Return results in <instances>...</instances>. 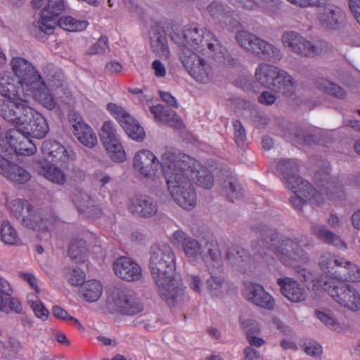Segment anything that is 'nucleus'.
Here are the masks:
<instances>
[{"mask_svg": "<svg viewBox=\"0 0 360 360\" xmlns=\"http://www.w3.org/2000/svg\"><path fill=\"white\" fill-rule=\"evenodd\" d=\"M148 267L160 297L168 305L174 306L180 302L184 288L181 281L176 278L175 255L172 248L165 243L152 245Z\"/></svg>", "mask_w": 360, "mask_h": 360, "instance_id": "f257e3e1", "label": "nucleus"}, {"mask_svg": "<svg viewBox=\"0 0 360 360\" xmlns=\"http://www.w3.org/2000/svg\"><path fill=\"white\" fill-rule=\"evenodd\" d=\"M162 171L169 192L191 184L194 181L193 162L188 155L167 149L162 155Z\"/></svg>", "mask_w": 360, "mask_h": 360, "instance_id": "f03ea898", "label": "nucleus"}, {"mask_svg": "<svg viewBox=\"0 0 360 360\" xmlns=\"http://www.w3.org/2000/svg\"><path fill=\"white\" fill-rule=\"evenodd\" d=\"M281 41L285 48L302 57L325 55L333 51V46L327 41L318 39L311 42L295 31L283 32Z\"/></svg>", "mask_w": 360, "mask_h": 360, "instance_id": "7ed1b4c3", "label": "nucleus"}, {"mask_svg": "<svg viewBox=\"0 0 360 360\" xmlns=\"http://www.w3.org/2000/svg\"><path fill=\"white\" fill-rule=\"evenodd\" d=\"M108 309L122 315L134 316L143 309L137 294L129 289L115 288L107 300Z\"/></svg>", "mask_w": 360, "mask_h": 360, "instance_id": "20e7f679", "label": "nucleus"}, {"mask_svg": "<svg viewBox=\"0 0 360 360\" xmlns=\"http://www.w3.org/2000/svg\"><path fill=\"white\" fill-rule=\"evenodd\" d=\"M321 288L340 305L352 311L360 309L359 293L344 281L330 278L323 281Z\"/></svg>", "mask_w": 360, "mask_h": 360, "instance_id": "39448f33", "label": "nucleus"}, {"mask_svg": "<svg viewBox=\"0 0 360 360\" xmlns=\"http://www.w3.org/2000/svg\"><path fill=\"white\" fill-rule=\"evenodd\" d=\"M179 57L190 75L201 83L209 82L211 68L204 58L198 56L193 51L182 46L179 51Z\"/></svg>", "mask_w": 360, "mask_h": 360, "instance_id": "423d86ee", "label": "nucleus"}, {"mask_svg": "<svg viewBox=\"0 0 360 360\" xmlns=\"http://www.w3.org/2000/svg\"><path fill=\"white\" fill-rule=\"evenodd\" d=\"M15 99L12 101L0 98V115L15 125V129H18L21 124H25V122L31 117L34 109L20 96Z\"/></svg>", "mask_w": 360, "mask_h": 360, "instance_id": "0eeeda50", "label": "nucleus"}, {"mask_svg": "<svg viewBox=\"0 0 360 360\" xmlns=\"http://www.w3.org/2000/svg\"><path fill=\"white\" fill-rule=\"evenodd\" d=\"M47 5L41 11V18L34 22V32L37 34H51L56 26L57 19L65 10L63 0H46Z\"/></svg>", "mask_w": 360, "mask_h": 360, "instance_id": "6e6552de", "label": "nucleus"}, {"mask_svg": "<svg viewBox=\"0 0 360 360\" xmlns=\"http://www.w3.org/2000/svg\"><path fill=\"white\" fill-rule=\"evenodd\" d=\"M99 136L108 155L113 161L123 162L125 160V152L110 121L103 123Z\"/></svg>", "mask_w": 360, "mask_h": 360, "instance_id": "1a4fd4ad", "label": "nucleus"}, {"mask_svg": "<svg viewBox=\"0 0 360 360\" xmlns=\"http://www.w3.org/2000/svg\"><path fill=\"white\" fill-rule=\"evenodd\" d=\"M182 34L183 39H179L180 41H176L179 38L178 34L172 36V39L179 44V50L182 46H186L191 50L193 49L200 53L208 41L210 40L212 34L203 29L199 30L195 25H191L185 27Z\"/></svg>", "mask_w": 360, "mask_h": 360, "instance_id": "9d476101", "label": "nucleus"}, {"mask_svg": "<svg viewBox=\"0 0 360 360\" xmlns=\"http://www.w3.org/2000/svg\"><path fill=\"white\" fill-rule=\"evenodd\" d=\"M276 257L284 264L290 265L294 262H308L309 257L303 248H300L293 238L284 236L276 249Z\"/></svg>", "mask_w": 360, "mask_h": 360, "instance_id": "9b49d317", "label": "nucleus"}, {"mask_svg": "<svg viewBox=\"0 0 360 360\" xmlns=\"http://www.w3.org/2000/svg\"><path fill=\"white\" fill-rule=\"evenodd\" d=\"M128 209L133 215L147 219L156 214L158 205L150 196L136 194L129 199Z\"/></svg>", "mask_w": 360, "mask_h": 360, "instance_id": "f8f14e48", "label": "nucleus"}, {"mask_svg": "<svg viewBox=\"0 0 360 360\" xmlns=\"http://www.w3.org/2000/svg\"><path fill=\"white\" fill-rule=\"evenodd\" d=\"M69 122L73 128V134L78 141L88 148H93L97 143V137L91 127L84 122L80 115L72 111L68 115Z\"/></svg>", "mask_w": 360, "mask_h": 360, "instance_id": "ddd939ff", "label": "nucleus"}, {"mask_svg": "<svg viewBox=\"0 0 360 360\" xmlns=\"http://www.w3.org/2000/svg\"><path fill=\"white\" fill-rule=\"evenodd\" d=\"M113 271L115 274L123 281H136L142 276L140 266L131 259L121 256L113 262Z\"/></svg>", "mask_w": 360, "mask_h": 360, "instance_id": "4468645a", "label": "nucleus"}, {"mask_svg": "<svg viewBox=\"0 0 360 360\" xmlns=\"http://www.w3.org/2000/svg\"><path fill=\"white\" fill-rule=\"evenodd\" d=\"M247 300L253 304L267 310H272L275 306L274 297L258 283L249 282L245 284Z\"/></svg>", "mask_w": 360, "mask_h": 360, "instance_id": "2eb2a0df", "label": "nucleus"}, {"mask_svg": "<svg viewBox=\"0 0 360 360\" xmlns=\"http://www.w3.org/2000/svg\"><path fill=\"white\" fill-rule=\"evenodd\" d=\"M160 162L155 155L148 150L138 151L133 161L134 169L146 178L155 175L158 169Z\"/></svg>", "mask_w": 360, "mask_h": 360, "instance_id": "dca6fc26", "label": "nucleus"}, {"mask_svg": "<svg viewBox=\"0 0 360 360\" xmlns=\"http://www.w3.org/2000/svg\"><path fill=\"white\" fill-rule=\"evenodd\" d=\"M295 188L291 190L294 195L290 198V202L295 209L302 211V207L307 202L314 200L319 203L322 198L319 192L316 190L309 182L302 183V185L296 184Z\"/></svg>", "mask_w": 360, "mask_h": 360, "instance_id": "f3484780", "label": "nucleus"}, {"mask_svg": "<svg viewBox=\"0 0 360 360\" xmlns=\"http://www.w3.org/2000/svg\"><path fill=\"white\" fill-rule=\"evenodd\" d=\"M200 53L221 65L229 66L235 63L234 59L229 56L227 49L213 34Z\"/></svg>", "mask_w": 360, "mask_h": 360, "instance_id": "a211bd4d", "label": "nucleus"}, {"mask_svg": "<svg viewBox=\"0 0 360 360\" xmlns=\"http://www.w3.org/2000/svg\"><path fill=\"white\" fill-rule=\"evenodd\" d=\"M276 169L282 176L283 181L290 190H293L296 184L302 185V183L307 181L298 174L297 164L292 160H282L277 163Z\"/></svg>", "mask_w": 360, "mask_h": 360, "instance_id": "6ab92c4d", "label": "nucleus"}, {"mask_svg": "<svg viewBox=\"0 0 360 360\" xmlns=\"http://www.w3.org/2000/svg\"><path fill=\"white\" fill-rule=\"evenodd\" d=\"M277 284L282 295L290 301L301 302L305 300L306 290L297 281L289 277L279 278Z\"/></svg>", "mask_w": 360, "mask_h": 360, "instance_id": "aec40b11", "label": "nucleus"}, {"mask_svg": "<svg viewBox=\"0 0 360 360\" xmlns=\"http://www.w3.org/2000/svg\"><path fill=\"white\" fill-rule=\"evenodd\" d=\"M41 150L44 160L52 164L63 165L69 158L65 148L55 141H44L41 145Z\"/></svg>", "mask_w": 360, "mask_h": 360, "instance_id": "412c9836", "label": "nucleus"}, {"mask_svg": "<svg viewBox=\"0 0 360 360\" xmlns=\"http://www.w3.org/2000/svg\"><path fill=\"white\" fill-rule=\"evenodd\" d=\"M11 288L9 283L0 277V311L8 314L10 311L17 314L22 312L20 302L11 297Z\"/></svg>", "mask_w": 360, "mask_h": 360, "instance_id": "4be33fe9", "label": "nucleus"}, {"mask_svg": "<svg viewBox=\"0 0 360 360\" xmlns=\"http://www.w3.org/2000/svg\"><path fill=\"white\" fill-rule=\"evenodd\" d=\"M255 41L252 53L262 60L276 63L283 58L281 50L273 44L257 37Z\"/></svg>", "mask_w": 360, "mask_h": 360, "instance_id": "5701e85b", "label": "nucleus"}, {"mask_svg": "<svg viewBox=\"0 0 360 360\" xmlns=\"http://www.w3.org/2000/svg\"><path fill=\"white\" fill-rule=\"evenodd\" d=\"M10 65L15 75L20 79V83L24 82L28 84L32 79L40 78V76L36 74L37 72L32 65L23 58H13Z\"/></svg>", "mask_w": 360, "mask_h": 360, "instance_id": "b1692460", "label": "nucleus"}, {"mask_svg": "<svg viewBox=\"0 0 360 360\" xmlns=\"http://www.w3.org/2000/svg\"><path fill=\"white\" fill-rule=\"evenodd\" d=\"M254 230L259 236L262 244L275 255L285 236L280 235L276 230L264 224L256 225Z\"/></svg>", "mask_w": 360, "mask_h": 360, "instance_id": "393cba45", "label": "nucleus"}, {"mask_svg": "<svg viewBox=\"0 0 360 360\" xmlns=\"http://www.w3.org/2000/svg\"><path fill=\"white\" fill-rule=\"evenodd\" d=\"M22 86L20 82H16L11 73L0 72V95L7 98L8 101L15 100L20 96V90Z\"/></svg>", "mask_w": 360, "mask_h": 360, "instance_id": "a878e982", "label": "nucleus"}, {"mask_svg": "<svg viewBox=\"0 0 360 360\" xmlns=\"http://www.w3.org/2000/svg\"><path fill=\"white\" fill-rule=\"evenodd\" d=\"M0 174L8 180L19 184L26 183L31 177L30 172L25 168L8 160L0 169Z\"/></svg>", "mask_w": 360, "mask_h": 360, "instance_id": "bb28decb", "label": "nucleus"}, {"mask_svg": "<svg viewBox=\"0 0 360 360\" xmlns=\"http://www.w3.org/2000/svg\"><path fill=\"white\" fill-rule=\"evenodd\" d=\"M225 258L231 266L244 271L250 262V255L246 250L235 245L228 248Z\"/></svg>", "mask_w": 360, "mask_h": 360, "instance_id": "cd10ccee", "label": "nucleus"}, {"mask_svg": "<svg viewBox=\"0 0 360 360\" xmlns=\"http://www.w3.org/2000/svg\"><path fill=\"white\" fill-rule=\"evenodd\" d=\"M174 201L185 210H191L195 206L196 195L192 184L169 192Z\"/></svg>", "mask_w": 360, "mask_h": 360, "instance_id": "c85d7f7f", "label": "nucleus"}, {"mask_svg": "<svg viewBox=\"0 0 360 360\" xmlns=\"http://www.w3.org/2000/svg\"><path fill=\"white\" fill-rule=\"evenodd\" d=\"M150 112L154 115L155 120L165 122L171 127L179 128L182 126L181 120L176 113L161 104L150 107Z\"/></svg>", "mask_w": 360, "mask_h": 360, "instance_id": "c756f323", "label": "nucleus"}, {"mask_svg": "<svg viewBox=\"0 0 360 360\" xmlns=\"http://www.w3.org/2000/svg\"><path fill=\"white\" fill-rule=\"evenodd\" d=\"M345 262V259L336 257L335 255L326 252L321 254L319 257V266L326 274L338 277V271L342 268V264Z\"/></svg>", "mask_w": 360, "mask_h": 360, "instance_id": "7c9ffc66", "label": "nucleus"}, {"mask_svg": "<svg viewBox=\"0 0 360 360\" xmlns=\"http://www.w3.org/2000/svg\"><path fill=\"white\" fill-rule=\"evenodd\" d=\"M30 211L25 216V218L21 219V224L29 229L34 231L48 229L49 222L44 217L42 212L33 206Z\"/></svg>", "mask_w": 360, "mask_h": 360, "instance_id": "2f4dec72", "label": "nucleus"}, {"mask_svg": "<svg viewBox=\"0 0 360 360\" xmlns=\"http://www.w3.org/2000/svg\"><path fill=\"white\" fill-rule=\"evenodd\" d=\"M72 201L80 212L98 216L101 210L94 205V200L84 191L76 188L72 197Z\"/></svg>", "mask_w": 360, "mask_h": 360, "instance_id": "473e14b6", "label": "nucleus"}, {"mask_svg": "<svg viewBox=\"0 0 360 360\" xmlns=\"http://www.w3.org/2000/svg\"><path fill=\"white\" fill-rule=\"evenodd\" d=\"M322 7H324L323 11L319 16L321 25L327 29H335L342 14V11L334 5L328 4V2Z\"/></svg>", "mask_w": 360, "mask_h": 360, "instance_id": "72a5a7b5", "label": "nucleus"}, {"mask_svg": "<svg viewBox=\"0 0 360 360\" xmlns=\"http://www.w3.org/2000/svg\"><path fill=\"white\" fill-rule=\"evenodd\" d=\"M280 70L276 66L266 64L259 66L255 71V79L263 86L271 89Z\"/></svg>", "mask_w": 360, "mask_h": 360, "instance_id": "f704fd0d", "label": "nucleus"}, {"mask_svg": "<svg viewBox=\"0 0 360 360\" xmlns=\"http://www.w3.org/2000/svg\"><path fill=\"white\" fill-rule=\"evenodd\" d=\"M311 233L325 243L338 248L347 247L346 243L338 235L328 230L324 225H314L311 229Z\"/></svg>", "mask_w": 360, "mask_h": 360, "instance_id": "c9c22d12", "label": "nucleus"}, {"mask_svg": "<svg viewBox=\"0 0 360 360\" xmlns=\"http://www.w3.org/2000/svg\"><path fill=\"white\" fill-rule=\"evenodd\" d=\"M271 89L286 96H290L295 92V86L292 77L286 71L281 69Z\"/></svg>", "mask_w": 360, "mask_h": 360, "instance_id": "e433bc0d", "label": "nucleus"}, {"mask_svg": "<svg viewBox=\"0 0 360 360\" xmlns=\"http://www.w3.org/2000/svg\"><path fill=\"white\" fill-rule=\"evenodd\" d=\"M149 38L153 51L164 56L168 53L166 34L162 29L158 27L151 28Z\"/></svg>", "mask_w": 360, "mask_h": 360, "instance_id": "4c0bfd02", "label": "nucleus"}, {"mask_svg": "<svg viewBox=\"0 0 360 360\" xmlns=\"http://www.w3.org/2000/svg\"><path fill=\"white\" fill-rule=\"evenodd\" d=\"M207 256L203 259L206 264V266L209 271V274L212 272L215 274H223V262L221 257V252L218 248L210 244V247L207 250Z\"/></svg>", "mask_w": 360, "mask_h": 360, "instance_id": "58836bf2", "label": "nucleus"}, {"mask_svg": "<svg viewBox=\"0 0 360 360\" xmlns=\"http://www.w3.org/2000/svg\"><path fill=\"white\" fill-rule=\"evenodd\" d=\"M222 192L230 200L242 198L243 195V189L238 181L231 176L227 175L224 179H221Z\"/></svg>", "mask_w": 360, "mask_h": 360, "instance_id": "ea45409f", "label": "nucleus"}, {"mask_svg": "<svg viewBox=\"0 0 360 360\" xmlns=\"http://www.w3.org/2000/svg\"><path fill=\"white\" fill-rule=\"evenodd\" d=\"M122 120V123L120 125L129 137L138 142L142 141L144 139V129L136 120L130 115L125 116L124 120Z\"/></svg>", "mask_w": 360, "mask_h": 360, "instance_id": "a19ab883", "label": "nucleus"}, {"mask_svg": "<svg viewBox=\"0 0 360 360\" xmlns=\"http://www.w3.org/2000/svg\"><path fill=\"white\" fill-rule=\"evenodd\" d=\"M205 288L212 297H221L226 288V281L223 274H215L212 271L205 281Z\"/></svg>", "mask_w": 360, "mask_h": 360, "instance_id": "79ce46f5", "label": "nucleus"}, {"mask_svg": "<svg viewBox=\"0 0 360 360\" xmlns=\"http://www.w3.org/2000/svg\"><path fill=\"white\" fill-rule=\"evenodd\" d=\"M33 124L30 125L28 134H25L23 137L28 139L29 137L36 138L38 139L45 137L49 131V127L46 120L39 113L37 114Z\"/></svg>", "mask_w": 360, "mask_h": 360, "instance_id": "37998d69", "label": "nucleus"}, {"mask_svg": "<svg viewBox=\"0 0 360 360\" xmlns=\"http://www.w3.org/2000/svg\"><path fill=\"white\" fill-rule=\"evenodd\" d=\"M83 297L89 302L97 301L102 293V286L97 280H91L85 282L80 288Z\"/></svg>", "mask_w": 360, "mask_h": 360, "instance_id": "c03bdc74", "label": "nucleus"}, {"mask_svg": "<svg viewBox=\"0 0 360 360\" xmlns=\"http://www.w3.org/2000/svg\"><path fill=\"white\" fill-rule=\"evenodd\" d=\"M342 268L338 271L337 280H346L351 282L360 281V268L354 264L347 261L342 264Z\"/></svg>", "mask_w": 360, "mask_h": 360, "instance_id": "a18cd8bd", "label": "nucleus"}, {"mask_svg": "<svg viewBox=\"0 0 360 360\" xmlns=\"http://www.w3.org/2000/svg\"><path fill=\"white\" fill-rule=\"evenodd\" d=\"M320 191L330 198L336 200L343 196L345 187L340 178L333 176Z\"/></svg>", "mask_w": 360, "mask_h": 360, "instance_id": "49530a36", "label": "nucleus"}, {"mask_svg": "<svg viewBox=\"0 0 360 360\" xmlns=\"http://www.w3.org/2000/svg\"><path fill=\"white\" fill-rule=\"evenodd\" d=\"M210 247V244L207 242H205V244L202 245L197 240L191 237L187 238L182 248L186 255L190 259H194L201 255L205 249L208 250Z\"/></svg>", "mask_w": 360, "mask_h": 360, "instance_id": "de8ad7c7", "label": "nucleus"}, {"mask_svg": "<svg viewBox=\"0 0 360 360\" xmlns=\"http://www.w3.org/2000/svg\"><path fill=\"white\" fill-rule=\"evenodd\" d=\"M86 243L83 239L75 240L70 244L68 250L70 257L75 262H84L87 255Z\"/></svg>", "mask_w": 360, "mask_h": 360, "instance_id": "09e8293b", "label": "nucleus"}, {"mask_svg": "<svg viewBox=\"0 0 360 360\" xmlns=\"http://www.w3.org/2000/svg\"><path fill=\"white\" fill-rule=\"evenodd\" d=\"M56 25L68 31L79 32L84 30L89 23L86 20H77L71 16H66L58 18Z\"/></svg>", "mask_w": 360, "mask_h": 360, "instance_id": "8fccbe9b", "label": "nucleus"}, {"mask_svg": "<svg viewBox=\"0 0 360 360\" xmlns=\"http://www.w3.org/2000/svg\"><path fill=\"white\" fill-rule=\"evenodd\" d=\"M317 86L320 90L337 98L343 99L347 96V93L342 87L330 81L321 79L318 82Z\"/></svg>", "mask_w": 360, "mask_h": 360, "instance_id": "3c124183", "label": "nucleus"}, {"mask_svg": "<svg viewBox=\"0 0 360 360\" xmlns=\"http://www.w3.org/2000/svg\"><path fill=\"white\" fill-rule=\"evenodd\" d=\"M32 205L26 200L16 199L11 201L10 204V210L13 216L21 224V219L25 218Z\"/></svg>", "mask_w": 360, "mask_h": 360, "instance_id": "603ef678", "label": "nucleus"}, {"mask_svg": "<svg viewBox=\"0 0 360 360\" xmlns=\"http://www.w3.org/2000/svg\"><path fill=\"white\" fill-rule=\"evenodd\" d=\"M0 233L1 240L6 244L15 245L19 240L16 231L8 220L2 221Z\"/></svg>", "mask_w": 360, "mask_h": 360, "instance_id": "864d4df0", "label": "nucleus"}, {"mask_svg": "<svg viewBox=\"0 0 360 360\" xmlns=\"http://www.w3.org/2000/svg\"><path fill=\"white\" fill-rule=\"evenodd\" d=\"M194 180L196 179V184L205 188L210 189L212 187L214 179L211 172L207 168L195 169L193 167Z\"/></svg>", "mask_w": 360, "mask_h": 360, "instance_id": "5fc2aeb1", "label": "nucleus"}, {"mask_svg": "<svg viewBox=\"0 0 360 360\" xmlns=\"http://www.w3.org/2000/svg\"><path fill=\"white\" fill-rule=\"evenodd\" d=\"M292 130L298 143L311 145L317 141V139L314 135L309 134L300 125H294Z\"/></svg>", "mask_w": 360, "mask_h": 360, "instance_id": "6e6d98bb", "label": "nucleus"}, {"mask_svg": "<svg viewBox=\"0 0 360 360\" xmlns=\"http://www.w3.org/2000/svg\"><path fill=\"white\" fill-rule=\"evenodd\" d=\"M257 36L248 31H239L236 33L235 39L238 45L248 51H252V46Z\"/></svg>", "mask_w": 360, "mask_h": 360, "instance_id": "4d7b16f0", "label": "nucleus"}, {"mask_svg": "<svg viewBox=\"0 0 360 360\" xmlns=\"http://www.w3.org/2000/svg\"><path fill=\"white\" fill-rule=\"evenodd\" d=\"M36 79H32L29 82L30 89L32 90L33 98L39 101L49 94V91L44 82H35Z\"/></svg>", "mask_w": 360, "mask_h": 360, "instance_id": "13d9d810", "label": "nucleus"}, {"mask_svg": "<svg viewBox=\"0 0 360 360\" xmlns=\"http://www.w3.org/2000/svg\"><path fill=\"white\" fill-rule=\"evenodd\" d=\"M45 177L48 180L59 185L63 184L66 180L64 172L60 168L56 166L55 164H51V166H49Z\"/></svg>", "mask_w": 360, "mask_h": 360, "instance_id": "bf43d9fd", "label": "nucleus"}, {"mask_svg": "<svg viewBox=\"0 0 360 360\" xmlns=\"http://www.w3.org/2000/svg\"><path fill=\"white\" fill-rule=\"evenodd\" d=\"M207 11L212 18L214 20H217L219 22L223 19L229 10L217 1L212 2L207 6Z\"/></svg>", "mask_w": 360, "mask_h": 360, "instance_id": "052dcab7", "label": "nucleus"}, {"mask_svg": "<svg viewBox=\"0 0 360 360\" xmlns=\"http://www.w3.org/2000/svg\"><path fill=\"white\" fill-rule=\"evenodd\" d=\"M107 50H108V38L105 36H101L98 40L86 51V54L89 56L99 55L105 53Z\"/></svg>", "mask_w": 360, "mask_h": 360, "instance_id": "680f3d73", "label": "nucleus"}, {"mask_svg": "<svg viewBox=\"0 0 360 360\" xmlns=\"http://www.w3.org/2000/svg\"><path fill=\"white\" fill-rule=\"evenodd\" d=\"M233 126L234 130V140L238 147H243L246 141V131L242 124L241 122L238 120L233 121Z\"/></svg>", "mask_w": 360, "mask_h": 360, "instance_id": "e2e57ef3", "label": "nucleus"}, {"mask_svg": "<svg viewBox=\"0 0 360 360\" xmlns=\"http://www.w3.org/2000/svg\"><path fill=\"white\" fill-rule=\"evenodd\" d=\"M33 112L32 113V116L30 118H28L27 122H25V124H21L18 129H10L9 130V137L11 139H18L19 135H22L24 136L25 134H28V131L30 130V125L33 124V121L35 120L36 115L39 114V112H37L35 110H33Z\"/></svg>", "mask_w": 360, "mask_h": 360, "instance_id": "0e129e2a", "label": "nucleus"}, {"mask_svg": "<svg viewBox=\"0 0 360 360\" xmlns=\"http://www.w3.org/2000/svg\"><path fill=\"white\" fill-rule=\"evenodd\" d=\"M68 281L72 285H79L84 283L85 274L79 268L69 269L66 273Z\"/></svg>", "mask_w": 360, "mask_h": 360, "instance_id": "69168bd1", "label": "nucleus"}, {"mask_svg": "<svg viewBox=\"0 0 360 360\" xmlns=\"http://www.w3.org/2000/svg\"><path fill=\"white\" fill-rule=\"evenodd\" d=\"M316 315L322 323L331 327L333 329L336 330L339 328L338 322L330 311H316Z\"/></svg>", "mask_w": 360, "mask_h": 360, "instance_id": "338daca9", "label": "nucleus"}, {"mask_svg": "<svg viewBox=\"0 0 360 360\" xmlns=\"http://www.w3.org/2000/svg\"><path fill=\"white\" fill-rule=\"evenodd\" d=\"M333 176L330 175V169L328 167L318 170L314 174V181L316 184L321 189L328 183Z\"/></svg>", "mask_w": 360, "mask_h": 360, "instance_id": "774afa93", "label": "nucleus"}]
</instances>
